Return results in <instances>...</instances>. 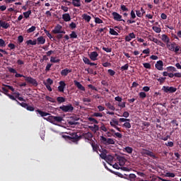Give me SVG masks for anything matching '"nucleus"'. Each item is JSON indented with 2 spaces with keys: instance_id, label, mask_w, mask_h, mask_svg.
Segmentation results:
<instances>
[{
  "instance_id": "obj_42",
  "label": "nucleus",
  "mask_w": 181,
  "mask_h": 181,
  "mask_svg": "<svg viewBox=\"0 0 181 181\" xmlns=\"http://www.w3.org/2000/svg\"><path fill=\"white\" fill-rule=\"evenodd\" d=\"M115 71L112 69H107V74H109V76L114 77V76H115Z\"/></svg>"
},
{
  "instance_id": "obj_24",
  "label": "nucleus",
  "mask_w": 181,
  "mask_h": 181,
  "mask_svg": "<svg viewBox=\"0 0 181 181\" xmlns=\"http://www.w3.org/2000/svg\"><path fill=\"white\" fill-rule=\"evenodd\" d=\"M62 19L65 22H69V21H71V16L69 13L62 14Z\"/></svg>"
},
{
  "instance_id": "obj_35",
  "label": "nucleus",
  "mask_w": 181,
  "mask_h": 181,
  "mask_svg": "<svg viewBox=\"0 0 181 181\" xmlns=\"http://www.w3.org/2000/svg\"><path fill=\"white\" fill-rule=\"evenodd\" d=\"M45 99L46 100V101L50 102L52 103H57L55 99H54V98H52L51 97H49V96L45 97Z\"/></svg>"
},
{
  "instance_id": "obj_21",
  "label": "nucleus",
  "mask_w": 181,
  "mask_h": 181,
  "mask_svg": "<svg viewBox=\"0 0 181 181\" xmlns=\"http://www.w3.org/2000/svg\"><path fill=\"white\" fill-rule=\"evenodd\" d=\"M99 152H100V154H99L100 158H105L107 157V156H106V153H107V151H106V149H102V151L99 150Z\"/></svg>"
},
{
  "instance_id": "obj_31",
  "label": "nucleus",
  "mask_w": 181,
  "mask_h": 181,
  "mask_svg": "<svg viewBox=\"0 0 181 181\" xmlns=\"http://www.w3.org/2000/svg\"><path fill=\"white\" fill-rule=\"evenodd\" d=\"M59 62H61V60L59 59H57V57H50V63L57 64L59 63Z\"/></svg>"
},
{
  "instance_id": "obj_3",
  "label": "nucleus",
  "mask_w": 181,
  "mask_h": 181,
  "mask_svg": "<svg viewBox=\"0 0 181 181\" xmlns=\"http://www.w3.org/2000/svg\"><path fill=\"white\" fill-rule=\"evenodd\" d=\"M126 120L127 119L119 118V122L118 120H117V119H110V122H109V125H110V127H113L114 129H117V131L121 132V129H119V127L117 126L119 125V122H125Z\"/></svg>"
},
{
  "instance_id": "obj_56",
  "label": "nucleus",
  "mask_w": 181,
  "mask_h": 181,
  "mask_svg": "<svg viewBox=\"0 0 181 181\" xmlns=\"http://www.w3.org/2000/svg\"><path fill=\"white\" fill-rule=\"evenodd\" d=\"M99 130H100L103 132H107V129H106V127H105V124H102V126H100V128L99 129Z\"/></svg>"
},
{
  "instance_id": "obj_19",
  "label": "nucleus",
  "mask_w": 181,
  "mask_h": 181,
  "mask_svg": "<svg viewBox=\"0 0 181 181\" xmlns=\"http://www.w3.org/2000/svg\"><path fill=\"white\" fill-rule=\"evenodd\" d=\"M166 47H168V49L170 52H174V49L177 47H175V42H173L171 44H166Z\"/></svg>"
},
{
  "instance_id": "obj_43",
  "label": "nucleus",
  "mask_w": 181,
  "mask_h": 181,
  "mask_svg": "<svg viewBox=\"0 0 181 181\" xmlns=\"http://www.w3.org/2000/svg\"><path fill=\"white\" fill-rule=\"evenodd\" d=\"M88 122H92L93 124H99V122L96 120V119L93 117H88Z\"/></svg>"
},
{
  "instance_id": "obj_44",
  "label": "nucleus",
  "mask_w": 181,
  "mask_h": 181,
  "mask_svg": "<svg viewBox=\"0 0 181 181\" xmlns=\"http://www.w3.org/2000/svg\"><path fill=\"white\" fill-rule=\"evenodd\" d=\"M36 30L35 26H31V28L27 29V33H32Z\"/></svg>"
},
{
  "instance_id": "obj_57",
  "label": "nucleus",
  "mask_w": 181,
  "mask_h": 181,
  "mask_svg": "<svg viewBox=\"0 0 181 181\" xmlns=\"http://www.w3.org/2000/svg\"><path fill=\"white\" fill-rule=\"evenodd\" d=\"M165 176L168 177H175V174L173 173H166Z\"/></svg>"
},
{
  "instance_id": "obj_29",
  "label": "nucleus",
  "mask_w": 181,
  "mask_h": 181,
  "mask_svg": "<svg viewBox=\"0 0 181 181\" xmlns=\"http://www.w3.org/2000/svg\"><path fill=\"white\" fill-rule=\"evenodd\" d=\"M61 29H62V26H61L60 25H58L55 26L54 30H52V33H58L62 31Z\"/></svg>"
},
{
  "instance_id": "obj_38",
  "label": "nucleus",
  "mask_w": 181,
  "mask_h": 181,
  "mask_svg": "<svg viewBox=\"0 0 181 181\" xmlns=\"http://www.w3.org/2000/svg\"><path fill=\"white\" fill-rule=\"evenodd\" d=\"M56 102H58V103H65V98L64 97H58L57 98Z\"/></svg>"
},
{
  "instance_id": "obj_6",
  "label": "nucleus",
  "mask_w": 181,
  "mask_h": 181,
  "mask_svg": "<svg viewBox=\"0 0 181 181\" xmlns=\"http://www.w3.org/2000/svg\"><path fill=\"white\" fill-rule=\"evenodd\" d=\"M162 91H163V93H169V94L175 93V92H177V88H175L173 86L170 87V86H163L162 87Z\"/></svg>"
},
{
  "instance_id": "obj_32",
  "label": "nucleus",
  "mask_w": 181,
  "mask_h": 181,
  "mask_svg": "<svg viewBox=\"0 0 181 181\" xmlns=\"http://www.w3.org/2000/svg\"><path fill=\"white\" fill-rule=\"evenodd\" d=\"M162 41L166 44L169 43V37L168 35L165 34L162 35Z\"/></svg>"
},
{
  "instance_id": "obj_46",
  "label": "nucleus",
  "mask_w": 181,
  "mask_h": 181,
  "mask_svg": "<svg viewBox=\"0 0 181 181\" xmlns=\"http://www.w3.org/2000/svg\"><path fill=\"white\" fill-rule=\"evenodd\" d=\"M124 151H125V152H127V153H129V154H131V153H132V148H131V147H125L124 148Z\"/></svg>"
},
{
  "instance_id": "obj_59",
  "label": "nucleus",
  "mask_w": 181,
  "mask_h": 181,
  "mask_svg": "<svg viewBox=\"0 0 181 181\" xmlns=\"http://www.w3.org/2000/svg\"><path fill=\"white\" fill-rule=\"evenodd\" d=\"M153 31H155V33H160V31H161L160 28H158V27H156V26H153Z\"/></svg>"
},
{
  "instance_id": "obj_27",
  "label": "nucleus",
  "mask_w": 181,
  "mask_h": 181,
  "mask_svg": "<svg viewBox=\"0 0 181 181\" xmlns=\"http://www.w3.org/2000/svg\"><path fill=\"white\" fill-rule=\"evenodd\" d=\"M105 106L107 107V109L112 110V111H115V107L112 105H111L110 103H105Z\"/></svg>"
},
{
  "instance_id": "obj_11",
  "label": "nucleus",
  "mask_w": 181,
  "mask_h": 181,
  "mask_svg": "<svg viewBox=\"0 0 181 181\" xmlns=\"http://www.w3.org/2000/svg\"><path fill=\"white\" fill-rule=\"evenodd\" d=\"M141 155L147 156H148L150 158H156L155 154H153V152L150 151L146 150V149H143L141 151Z\"/></svg>"
},
{
  "instance_id": "obj_7",
  "label": "nucleus",
  "mask_w": 181,
  "mask_h": 181,
  "mask_svg": "<svg viewBox=\"0 0 181 181\" xmlns=\"http://www.w3.org/2000/svg\"><path fill=\"white\" fill-rule=\"evenodd\" d=\"M100 141L105 145H115V141L112 139H107L104 136H100Z\"/></svg>"
},
{
  "instance_id": "obj_18",
  "label": "nucleus",
  "mask_w": 181,
  "mask_h": 181,
  "mask_svg": "<svg viewBox=\"0 0 181 181\" xmlns=\"http://www.w3.org/2000/svg\"><path fill=\"white\" fill-rule=\"evenodd\" d=\"M65 82L64 81H59V86H58V91L64 93V89L65 88Z\"/></svg>"
},
{
  "instance_id": "obj_10",
  "label": "nucleus",
  "mask_w": 181,
  "mask_h": 181,
  "mask_svg": "<svg viewBox=\"0 0 181 181\" xmlns=\"http://www.w3.org/2000/svg\"><path fill=\"white\" fill-rule=\"evenodd\" d=\"M112 17H114V20H115L116 21L120 22H125L124 20L122 19V16L119 15L118 13L117 12H113L112 13Z\"/></svg>"
},
{
  "instance_id": "obj_5",
  "label": "nucleus",
  "mask_w": 181,
  "mask_h": 181,
  "mask_svg": "<svg viewBox=\"0 0 181 181\" xmlns=\"http://www.w3.org/2000/svg\"><path fill=\"white\" fill-rule=\"evenodd\" d=\"M59 110H61L62 112L65 113H71L73 112V110H74V107L72 105L69 104L68 105H62L59 107Z\"/></svg>"
},
{
  "instance_id": "obj_41",
  "label": "nucleus",
  "mask_w": 181,
  "mask_h": 181,
  "mask_svg": "<svg viewBox=\"0 0 181 181\" xmlns=\"http://www.w3.org/2000/svg\"><path fill=\"white\" fill-rule=\"evenodd\" d=\"M69 37H71V39H77V34L76 32L72 31L71 32V34H69Z\"/></svg>"
},
{
  "instance_id": "obj_61",
  "label": "nucleus",
  "mask_w": 181,
  "mask_h": 181,
  "mask_svg": "<svg viewBox=\"0 0 181 181\" xmlns=\"http://www.w3.org/2000/svg\"><path fill=\"white\" fill-rule=\"evenodd\" d=\"M17 41L18 42V43H23V41H24V38L23 37V35H19Z\"/></svg>"
},
{
  "instance_id": "obj_47",
  "label": "nucleus",
  "mask_w": 181,
  "mask_h": 181,
  "mask_svg": "<svg viewBox=\"0 0 181 181\" xmlns=\"http://www.w3.org/2000/svg\"><path fill=\"white\" fill-rule=\"evenodd\" d=\"M88 128L92 130L95 129V132H98L100 129V127H99V126L96 124L93 125V127H88Z\"/></svg>"
},
{
  "instance_id": "obj_63",
  "label": "nucleus",
  "mask_w": 181,
  "mask_h": 181,
  "mask_svg": "<svg viewBox=\"0 0 181 181\" xmlns=\"http://www.w3.org/2000/svg\"><path fill=\"white\" fill-rule=\"evenodd\" d=\"M93 117H103V115H102V113H100V112H95V113H93Z\"/></svg>"
},
{
  "instance_id": "obj_4",
  "label": "nucleus",
  "mask_w": 181,
  "mask_h": 181,
  "mask_svg": "<svg viewBox=\"0 0 181 181\" xmlns=\"http://www.w3.org/2000/svg\"><path fill=\"white\" fill-rule=\"evenodd\" d=\"M68 134L69 136H65V139L71 141L72 142H78V141H80V136L77 134L76 132H69Z\"/></svg>"
},
{
  "instance_id": "obj_14",
  "label": "nucleus",
  "mask_w": 181,
  "mask_h": 181,
  "mask_svg": "<svg viewBox=\"0 0 181 181\" xmlns=\"http://www.w3.org/2000/svg\"><path fill=\"white\" fill-rule=\"evenodd\" d=\"M74 86H76L78 90L81 91H86V88L84 86H83V85H81V83H80V82L74 81Z\"/></svg>"
},
{
  "instance_id": "obj_45",
  "label": "nucleus",
  "mask_w": 181,
  "mask_h": 181,
  "mask_svg": "<svg viewBox=\"0 0 181 181\" xmlns=\"http://www.w3.org/2000/svg\"><path fill=\"white\" fill-rule=\"evenodd\" d=\"M5 95H6V96H8V98H9V99H11V100L18 102V100H17V98H16V96L10 95V94H5Z\"/></svg>"
},
{
  "instance_id": "obj_40",
  "label": "nucleus",
  "mask_w": 181,
  "mask_h": 181,
  "mask_svg": "<svg viewBox=\"0 0 181 181\" xmlns=\"http://www.w3.org/2000/svg\"><path fill=\"white\" fill-rule=\"evenodd\" d=\"M30 15H31V11L28 10L27 12L23 13V15L25 19L28 18L30 17Z\"/></svg>"
},
{
  "instance_id": "obj_15",
  "label": "nucleus",
  "mask_w": 181,
  "mask_h": 181,
  "mask_svg": "<svg viewBox=\"0 0 181 181\" xmlns=\"http://www.w3.org/2000/svg\"><path fill=\"white\" fill-rule=\"evenodd\" d=\"M90 145L92 146V149H93V152L98 153L99 151V146L95 141L90 142Z\"/></svg>"
},
{
  "instance_id": "obj_30",
  "label": "nucleus",
  "mask_w": 181,
  "mask_h": 181,
  "mask_svg": "<svg viewBox=\"0 0 181 181\" xmlns=\"http://www.w3.org/2000/svg\"><path fill=\"white\" fill-rule=\"evenodd\" d=\"M81 17L83 18V20H84L87 23L90 22V20L91 19V17H90V16L87 14H83Z\"/></svg>"
},
{
  "instance_id": "obj_8",
  "label": "nucleus",
  "mask_w": 181,
  "mask_h": 181,
  "mask_svg": "<svg viewBox=\"0 0 181 181\" xmlns=\"http://www.w3.org/2000/svg\"><path fill=\"white\" fill-rule=\"evenodd\" d=\"M17 104H18V105L21 106L23 108L27 110V111H30V112L35 111V107L33 106L28 105V104L25 103H20L17 101Z\"/></svg>"
},
{
  "instance_id": "obj_23",
  "label": "nucleus",
  "mask_w": 181,
  "mask_h": 181,
  "mask_svg": "<svg viewBox=\"0 0 181 181\" xmlns=\"http://www.w3.org/2000/svg\"><path fill=\"white\" fill-rule=\"evenodd\" d=\"M0 28L8 29V28H9V24L5 21H0Z\"/></svg>"
},
{
  "instance_id": "obj_64",
  "label": "nucleus",
  "mask_w": 181,
  "mask_h": 181,
  "mask_svg": "<svg viewBox=\"0 0 181 181\" xmlns=\"http://www.w3.org/2000/svg\"><path fill=\"white\" fill-rule=\"evenodd\" d=\"M121 70L122 71L128 70V64H126L125 65L121 66Z\"/></svg>"
},
{
  "instance_id": "obj_28",
  "label": "nucleus",
  "mask_w": 181,
  "mask_h": 181,
  "mask_svg": "<svg viewBox=\"0 0 181 181\" xmlns=\"http://www.w3.org/2000/svg\"><path fill=\"white\" fill-rule=\"evenodd\" d=\"M25 44H27V45L35 46L37 44V42H36V40H28L25 41Z\"/></svg>"
},
{
  "instance_id": "obj_48",
  "label": "nucleus",
  "mask_w": 181,
  "mask_h": 181,
  "mask_svg": "<svg viewBox=\"0 0 181 181\" xmlns=\"http://www.w3.org/2000/svg\"><path fill=\"white\" fill-rule=\"evenodd\" d=\"M139 97L140 98V99H144V98H146V93H144V92H140L139 93Z\"/></svg>"
},
{
  "instance_id": "obj_17",
  "label": "nucleus",
  "mask_w": 181,
  "mask_h": 181,
  "mask_svg": "<svg viewBox=\"0 0 181 181\" xmlns=\"http://www.w3.org/2000/svg\"><path fill=\"white\" fill-rule=\"evenodd\" d=\"M136 35H134V33H132L128 34V35L125 36V42H129L132 39H135Z\"/></svg>"
},
{
  "instance_id": "obj_2",
  "label": "nucleus",
  "mask_w": 181,
  "mask_h": 181,
  "mask_svg": "<svg viewBox=\"0 0 181 181\" xmlns=\"http://www.w3.org/2000/svg\"><path fill=\"white\" fill-rule=\"evenodd\" d=\"M43 119L50 122V124H54V125H57V123H61L63 121V117L57 116H49L47 117H43Z\"/></svg>"
},
{
  "instance_id": "obj_51",
  "label": "nucleus",
  "mask_w": 181,
  "mask_h": 181,
  "mask_svg": "<svg viewBox=\"0 0 181 181\" xmlns=\"http://www.w3.org/2000/svg\"><path fill=\"white\" fill-rule=\"evenodd\" d=\"M95 23L96 24H102V23H103V21H102L100 18L96 17V18H95Z\"/></svg>"
},
{
  "instance_id": "obj_37",
  "label": "nucleus",
  "mask_w": 181,
  "mask_h": 181,
  "mask_svg": "<svg viewBox=\"0 0 181 181\" xmlns=\"http://www.w3.org/2000/svg\"><path fill=\"white\" fill-rule=\"evenodd\" d=\"M109 34L114 35V36H118V33H117V31H115V30H114L112 28L109 29Z\"/></svg>"
},
{
  "instance_id": "obj_25",
  "label": "nucleus",
  "mask_w": 181,
  "mask_h": 181,
  "mask_svg": "<svg viewBox=\"0 0 181 181\" xmlns=\"http://www.w3.org/2000/svg\"><path fill=\"white\" fill-rule=\"evenodd\" d=\"M106 162H112L114 161V157L110 155H107V157L102 158Z\"/></svg>"
},
{
  "instance_id": "obj_55",
  "label": "nucleus",
  "mask_w": 181,
  "mask_h": 181,
  "mask_svg": "<svg viewBox=\"0 0 181 181\" xmlns=\"http://www.w3.org/2000/svg\"><path fill=\"white\" fill-rule=\"evenodd\" d=\"M87 87L90 89H91L92 90H95L96 92H98V88H96V87H95L94 86L91 85V84H88L87 86Z\"/></svg>"
},
{
  "instance_id": "obj_12",
  "label": "nucleus",
  "mask_w": 181,
  "mask_h": 181,
  "mask_svg": "<svg viewBox=\"0 0 181 181\" xmlns=\"http://www.w3.org/2000/svg\"><path fill=\"white\" fill-rule=\"evenodd\" d=\"M98 56H99V54L96 52H90V56H89L90 60H92L93 62L97 61Z\"/></svg>"
},
{
  "instance_id": "obj_22",
  "label": "nucleus",
  "mask_w": 181,
  "mask_h": 181,
  "mask_svg": "<svg viewBox=\"0 0 181 181\" xmlns=\"http://www.w3.org/2000/svg\"><path fill=\"white\" fill-rule=\"evenodd\" d=\"M71 72V69H62V71H61V76H68V74Z\"/></svg>"
},
{
  "instance_id": "obj_54",
  "label": "nucleus",
  "mask_w": 181,
  "mask_h": 181,
  "mask_svg": "<svg viewBox=\"0 0 181 181\" xmlns=\"http://www.w3.org/2000/svg\"><path fill=\"white\" fill-rule=\"evenodd\" d=\"M165 146L168 147H174V142L173 141H168V143H165Z\"/></svg>"
},
{
  "instance_id": "obj_50",
  "label": "nucleus",
  "mask_w": 181,
  "mask_h": 181,
  "mask_svg": "<svg viewBox=\"0 0 181 181\" xmlns=\"http://www.w3.org/2000/svg\"><path fill=\"white\" fill-rule=\"evenodd\" d=\"M2 88H6V90H9L12 92L15 91V89L13 87L11 86H5V87H2Z\"/></svg>"
},
{
  "instance_id": "obj_52",
  "label": "nucleus",
  "mask_w": 181,
  "mask_h": 181,
  "mask_svg": "<svg viewBox=\"0 0 181 181\" xmlns=\"http://www.w3.org/2000/svg\"><path fill=\"white\" fill-rule=\"evenodd\" d=\"M102 50L105 51L106 53H110L111 52H112V49L105 47H102Z\"/></svg>"
},
{
  "instance_id": "obj_13",
  "label": "nucleus",
  "mask_w": 181,
  "mask_h": 181,
  "mask_svg": "<svg viewBox=\"0 0 181 181\" xmlns=\"http://www.w3.org/2000/svg\"><path fill=\"white\" fill-rule=\"evenodd\" d=\"M155 67L158 71H163V62L162 61H158L156 64H155Z\"/></svg>"
},
{
  "instance_id": "obj_16",
  "label": "nucleus",
  "mask_w": 181,
  "mask_h": 181,
  "mask_svg": "<svg viewBox=\"0 0 181 181\" xmlns=\"http://www.w3.org/2000/svg\"><path fill=\"white\" fill-rule=\"evenodd\" d=\"M36 113L39 114V115H40V117L45 118L46 116H49L50 115V114H49L48 112H43L42 110H40V109H37L35 110Z\"/></svg>"
},
{
  "instance_id": "obj_1",
  "label": "nucleus",
  "mask_w": 181,
  "mask_h": 181,
  "mask_svg": "<svg viewBox=\"0 0 181 181\" xmlns=\"http://www.w3.org/2000/svg\"><path fill=\"white\" fill-rule=\"evenodd\" d=\"M8 71L11 74H16V78H21V77L24 78V81H25V82H27V83H28L31 86H33L35 87L38 86L37 81H36L35 78H31L30 76H25L23 74H18L17 71L13 68L8 67Z\"/></svg>"
},
{
  "instance_id": "obj_53",
  "label": "nucleus",
  "mask_w": 181,
  "mask_h": 181,
  "mask_svg": "<svg viewBox=\"0 0 181 181\" xmlns=\"http://www.w3.org/2000/svg\"><path fill=\"white\" fill-rule=\"evenodd\" d=\"M143 67L150 69L152 68V66H151L149 63H143Z\"/></svg>"
},
{
  "instance_id": "obj_62",
  "label": "nucleus",
  "mask_w": 181,
  "mask_h": 181,
  "mask_svg": "<svg viewBox=\"0 0 181 181\" xmlns=\"http://www.w3.org/2000/svg\"><path fill=\"white\" fill-rule=\"evenodd\" d=\"M6 44H5V41L2 39H0V47H5Z\"/></svg>"
},
{
  "instance_id": "obj_26",
  "label": "nucleus",
  "mask_w": 181,
  "mask_h": 181,
  "mask_svg": "<svg viewBox=\"0 0 181 181\" xmlns=\"http://www.w3.org/2000/svg\"><path fill=\"white\" fill-rule=\"evenodd\" d=\"M36 41L37 42V45H44L45 40L42 36H40V37H37Z\"/></svg>"
},
{
  "instance_id": "obj_33",
  "label": "nucleus",
  "mask_w": 181,
  "mask_h": 181,
  "mask_svg": "<svg viewBox=\"0 0 181 181\" xmlns=\"http://www.w3.org/2000/svg\"><path fill=\"white\" fill-rule=\"evenodd\" d=\"M166 71H168V72H176L177 69L174 66H168L166 67Z\"/></svg>"
},
{
  "instance_id": "obj_58",
  "label": "nucleus",
  "mask_w": 181,
  "mask_h": 181,
  "mask_svg": "<svg viewBox=\"0 0 181 181\" xmlns=\"http://www.w3.org/2000/svg\"><path fill=\"white\" fill-rule=\"evenodd\" d=\"M8 47L11 50L15 49H16V45H14L13 43H9V44H8Z\"/></svg>"
},
{
  "instance_id": "obj_39",
  "label": "nucleus",
  "mask_w": 181,
  "mask_h": 181,
  "mask_svg": "<svg viewBox=\"0 0 181 181\" xmlns=\"http://www.w3.org/2000/svg\"><path fill=\"white\" fill-rule=\"evenodd\" d=\"M52 84H53V81H52L50 78H47L46 79V82H43V85L45 86H51Z\"/></svg>"
},
{
  "instance_id": "obj_34",
  "label": "nucleus",
  "mask_w": 181,
  "mask_h": 181,
  "mask_svg": "<svg viewBox=\"0 0 181 181\" xmlns=\"http://www.w3.org/2000/svg\"><path fill=\"white\" fill-rule=\"evenodd\" d=\"M118 162L119 166H124V165H125V158L121 157L118 159Z\"/></svg>"
},
{
  "instance_id": "obj_9",
  "label": "nucleus",
  "mask_w": 181,
  "mask_h": 181,
  "mask_svg": "<svg viewBox=\"0 0 181 181\" xmlns=\"http://www.w3.org/2000/svg\"><path fill=\"white\" fill-rule=\"evenodd\" d=\"M80 139H84L90 142H95L94 141L91 140L93 138V134L91 132L83 133L81 136H79Z\"/></svg>"
},
{
  "instance_id": "obj_20",
  "label": "nucleus",
  "mask_w": 181,
  "mask_h": 181,
  "mask_svg": "<svg viewBox=\"0 0 181 181\" xmlns=\"http://www.w3.org/2000/svg\"><path fill=\"white\" fill-rule=\"evenodd\" d=\"M71 4H72V6H74V7L77 8L81 6V2L80 1V0H72Z\"/></svg>"
},
{
  "instance_id": "obj_36",
  "label": "nucleus",
  "mask_w": 181,
  "mask_h": 181,
  "mask_svg": "<svg viewBox=\"0 0 181 181\" xmlns=\"http://www.w3.org/2000/svg\"><path fill=\"white\" fill-rule=\"evenodd\" d=\"M14 95H16V98L18 99V100L25 102V100L24 98L20 97V93H14Z\"/></svg>"
},
{
  "instance_id": "obj_49",
  "label": "nucleus",
  "mask_w": 181,
  "mask_h": 181,
  "mask_svg": "<svg viewBox=\"0 0 181 181\" xmlns=\"http://www.w3.org/2000/svg\"><path fill=\"white\" fill-rule=\"evenodd\" d=\"M122 127L129 129H131V124H129V122H125L122 124Z\"/></svg>"
},
{
  "instance_id": "obj_60",
  "label": "nucleus",
  "mask_w": 181,
  "mask_h": 181,
  "mask_svg": "<svg viewBox=\"0 0 181 181\" xmlns=\"http://www.w3.org/2000/svg\"><path fill=\"white\" fill-rule=\"evenodd\" d=\"M171 124H173V127H178V122L177 119H173V121H171Z\"/></svg>"
}]
</instances>
